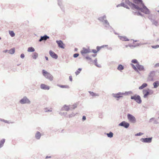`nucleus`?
Wrapping results in <instances>:
<instances>
[{
    "mask_svg": "<svg viewBox=\"0 0 159 159\" xmlns=\"http://www.w3.org/2000/svg\"><path fill=\"white\" fill-rule=\"evenodd\" d=\"M135 8H132L133 10H136L140 11L146 14H149L150 13L149 9L144 5L142 0H133Z\"/></svg>",
    "mask_w": 159,
    "mask_h": 159,
    "instance_id": "nucleus-1",
    "label": "nucleus"
},
{
    "mask_svg": "<svg viewBox=\"0 0 159 159\" xmlns=\"http://www.w3.org/2000/svg\"><path fill=\"white\" fill-rule=\"evenodd\" d=\"M98 19L101 22L103 23V24L105 26V29H111L112 31H114L113 29L110 26L109 23L108 21L107 20V17L106 15H104L103 16L99 17L98 18Z\"/></svg>",
    "mask_w": 159,
    "mask_h": 159,
    "instance_id": "nucleus-2",
    "label": "nucleus"
},
{
    "mask_svg": "<svg viewBox=\"0 0 159 159\" xmlns=\"http://www.w3.org/2000/svg\"><path fill=\"white\" fill-rule=\"evenodd\" d=\"M42 73L43 76L46 79L52 81L53 80V76L49 73L44 70H42Z\"/></svg>",
    "mask_w": 159,
    "mask_h": 159,
    "instance_id": "nucleus-3",
    "label": "nucleus"
},
{
    "mask_svg": "<svg viewBox=\"0 0 159 159\" xmlns=\"http://www.w3.org/2000/svg\"><path fill=\"white\" fill-rule=\"evenodd\" d=\"M156 77L155 71H151L148 74L147 78L148 81H153L155 80L154 79Z\"/></svg>",
    "mask_w": 159,
    "mask_h": 159,
    "instance_id": "nucleus-4",
    "label": "nucleus"
},
{
    "mask_svg": "<svg viewBox=\"0 0 159 159\" xmlns=\"http://www.w3.org/2000/svg\"><path fill=\"white\" fill-rule=\"evenodd\" d=\"M143 98H146L148 97V95L152 94L153 93V91L152 90L148 89H143Z\"/></svg>",
    "mask_w": 159,
    "mask_h": 159,
    "instance_id": "nucleus-5",
    "label": "nucleus"
},
{
    "mask_svg": "<svg viewBox=\"0 0 159 159\" xmlns=\"http://www.w3.org/2000/svg\"><path fill=\"white\" fill-rule=\"evenodd\" d=\"M19 102L22 104H30L31 101L26 96H24L22 99L19 101Z\"/></svg>",
    "mask_w": 159,
    "mask_h": 159,
    "instance_id": "nucleus-6",
    "label": "nucleus"
},
{
    "mask_svg": "<svg viewBox=\"0 0 159 159\" xmlns=\"http://www.w3.org/2000/svg\"><path fill=\"white\" fill-rule=\"evenodd\" d=\"M131 99L134 100L136 102L139 104H140L142 102L141 97L139 95L135 94L134 96H131Z\"/></svg>",
    "mask_w": 159,
    "mask_h": 159,
    "instance_id": "nucleus-7",
    "label": "nucleus"
},
{
    "mask_svg": "<svg viewBox=\"0 0 159 159\" xmlns=\"http://www.w3.org/2000/svg\"><path fill=\"white\" fill-rule=\"evenodd\" d=\"M127 118L129 121L132 123H135L136 122L135 117L132 115L128 114L127 115Z\"/></svg>",
    "mask_w": 159,
    "mask_h": 159,
    "instance_id": "nucleus-8",
    "label": "nucleus"
},
{
    "mask_svg": "<svg viewBox=\"0 0 159 159\" xmlns=\"http://www.w3.org/2000/svg\"><path fill=\"white\" fill-rule=\"evenodd\" d=\"M128 92H126L125 93L119 92L116 93H112V96L115 98H119L122 97L123 95H124L126 93L128 94Z\"/></svg>",
    "mask_w": 159,
    "mask_h": 159,
    "instance_id": "nucleus-9",
    "label": "nucleus"
},
{
    "mask_svg": "<svg viewBox=\"0 0 159 159\" xmlns=\"http://www.w3.org/2000/svg\"><path fill=\"white\" fill-rule=\"evenodd\" d=\"M118 125L119 126L123 127L127 129L129 127V123L124 121L119 124Z\"/></svg>",
    "mask_w": 159,
    "mask_h": 159,
    "instance_id": "nucleus-10",
    "label": "nucleus"
},
{
    "mask_svg": "<svg viewBox=\"0 0 159 159\" xmlns=\"http://www.w3.org/2000/svg\"><path fill=\"white\" fill-rule=\"evenodd\" d=\"M152 137L148 138H141L140 139V141L143 143H150L152 141Z\"/></svg>",
    "mask_w": 159,
    "mask_h": 159,
    "instance_id": "nucleus-11",
    "label": "nucleus"
},
{
    "mask_svg": "<svg viewBox=\"0 0 159 159\" xmlns=\"http://www.w3.org/2000/svg\"><path fill=\"white\" fill-rule=\"evenodd\" d=\"M91 51L89 48L87 49L84 47L83 48L82 50L80 52L83 55L84 54L89 53Z\"/></svg>",
    "mask_w": 159,
    "mask_h": 159,
    "instance_id": "nucleus-12",
    "label": "nucleus"
},
{
    "mask_svg": "<svg viewBox=\"0 0 159 159\" xmlns=\"http://www.w3.org/2000/svg\"><path fill=\"white\" fill-rule=\"evenodd\" d=\"M56 42L57 43L59 48L63 49L64 48V44L61 40H57Z\"/></svg>",
    "mask_w": 159,
    "mask_h": 159,
    "instance_id": "nucleus-13",
    "label": "nucleus"
},
{
    "mask_svg": "<svg viewBox=\"0 0 159 159\" xmlns=\"http://www.w3.org/2000/svg\"><path fill=\"white\" fill-rule=\"evenodd\" d=\"M125 2L126 4H128L132 9V8L136 7L134 3L130 2L129 0H125Z\"/></svg>",
    "mask_w": 159,
    "mask_h": 159,
    "instance_id": "nucleus-14",
    "label": "nucleus"
},
{
    "mask_svg": "<svg viewBox=\"0 0 159 159\" xmlns=\"http://www.w3.org/2000/svg\"><path fill=\"white\" fill-rule=\"evenodd\" d=\"M50 56L53 58L55 59H57L58 58L57 55L52 50H50L49 52Z\"/></svg>",
    "mask_w": 159,
    "mask_h": 159,
    "instance_id": "nucleus-15",
    "label": "nucleus"
},
{
    "mask_svg": "<svg viewBox=\"0 0 159 159\" xmlns=\"http://www.w3.org/2000/svg\"><path fill=\"white\" fill-rule=\"evenodd\" d=\"M49 38V37L47 35H44L43 36H41L39 39V42H41L43 40L46 41Z\"/></svg>",
    "mask_w": 159,
    "mask_h": 159,
    "instance_id": "nucleus-16",
    "label": "nucleus"
},
{
    "mask_svg": "<svg viewBox=\"0 0 159 159\" xmlns=\"http://www.w3.org/2000/svg\"><path fill=\"white\" fill-rule=\"evenodd\" d=\"M40 88L43 89L48 90H49L50 89L49 86L43 84H41L40 85Z\"/></svg>",
    "mask_w": 159,
    "mask_h": 159,
    "instance_id": "nucleus-17",
    "label": "nucleus"
},
{
    "mask_svg": "<svg viewBox=\"0 0 159 159\" xmlns=\"http://www.w3.org/2000/svg\"><path fill=\"white\" fill-rule=\"evenodd\" d=\"M136 66L138 70L140 71L143 70H144V67L143 65H140L139 63L136 65Z\"/></svg>",
    "mask_w": 159,
    "mask_h": 159,
    "instance_id": "nucleus-18",
    "label": "nucleus"
},
{
    "mask_svg": "<svg viewBox=\"0 0 159 159\" xmlns=\"http://www.w3.org/2000/svg\"><path fill=\"white\" fill-rule=\"evenodd\" d=\"M41 134L40 132L39 131H37L35 134V138L37 139H39L41 137Z\"/></svg>",
    "mask_w": 159,
    "mask_h": 159,
    "instance_id": "nucleus-19",
    "label": "nucleus"
},
{
    "mask_svg": "<svg viewBox=\"0 0 159 159\" xmlns=\"http://www.w3.org/2000/svg\"><path fill=\"white\" fill-rule=\"evenodd\" d=\"M119 38L122 41H129V39L127 38L126 36H118Z\"/></svg>",
    "mask_w": 159,
    "mask_h": 159,
    "instance_id": "nucleus-20",
    "label": "nucleus"
},
{
    "mask_svg": "<svg viewBox=\"0 0 159 159\" xmlns=\"http://www.w3.org/2000/svg\"><path fill=\"white\" fill-rule=\"evenodd\" d=\"M70 108L69 107L67 106L66 105H65L61 109V111H68L70 110Z\"/></svg>",
    "mask_w": 159,
    "mask_h": 159,
    "instance_id": "nucleus-21",
    "label": "nucleus"
},
{
    "mask_svg": "<svg viewBox=\"0 0 159 159\" xmlns=\"http://www.w3.org/2000/svg\"><path fill=\"white\" fill-rule=\"evenodd\" d=\"M38 56V54L36 52H34L33 53V55L32 56V57L34 60L36 59Z\"/></svg>",
    "mask_w": 159,
    "mask_h": 159,
    "instance_id": "nucleus-22",
    "label": "nucleus"
},
{
    "mask_svg": "<svg viewBox=\"0 0 159 159\" xmlns=\"http://www.w3.org/2000/svg\"><path fill=\"white\" fill-rule=\"evenodd\" d=\"M153 85L154 88H157L159 85V81H155L153 83Z\"/></svg>",
    "mask_w": 159,
    "mask_h": 159,
    "instance_id": "nucleus-23",
    "label": "nucleus"
},
{
    "mask_svg": "<svg viewBox=\"0 0 159 159\" xmlns=\"http://www.w3.org/2000/svg\"><path fill=\"white\" fill-rule=\"evenodd\" d=\"M124 67L121 64H119L117 68V69L118 70L121 71L124 69Z\"/></svg>",
    "mask_w": 159,
    "mask_h": 159,
    "instance_id": "nucleus-24",
    "label": "nucleus"
},
{
    "mask_svg": "<svg viewBox=\"0 0 159 159\" xmlns=\"http://www.w3.org/2000/svg\"><path fill=\"white\" fill-rule=\"evenodd\" d=\"M148 86V84L146 83H144L139 87V89H142L143 88L146 87Z\"/></svg>",
    "mask_w": 159,
    "mask_h": 159,
    "instance_id": "nucleus-25",
    "label": "nucleus"
},
{
    "mask_svg": "<svg viewBox=\"0 0 159 159\" xmlns=\"http://www.w3.org/2000/svg\"><path fill=\"white\" fill-rule=\"evenodd\" d=\"M89 93H90V94L93 97H94V96L98 97L99 96V95L98 94L95 93L93 92L89 91Z\"/></svg>",
    "mask_w": 159,
    "mask_h": 159,
    "instance_id": "nucleus-26",
    "label": "nucleus"
},
{
    "mask_svg": "<svg viewBox=\"0 0 159 159\" xmlns=\"http://www.w3.org/2000/svg\"><path fill=\"white\" fill-rule=\"evenodd\" d=\"M5 142V139H2L0 141V148L3 146V144Z\"/></svg>",
    "mask_w": 159,
    "mask_h": 159,
    "instance_id": "nucleus-27",
    "label": "nucleus"
},
{
    "mask_svg": "<svg viewBox=\"0 0 159 159\" xmlns=\"http://www.w3.org/2000/svg\"><path fill=\"white\" fill-rule=\"evenodd\" d=\"M57 86L61 88H69V87L68 85H60L58 84L57 85Z\"/></svg>",
    "mask_w": 159,
    "mask_h": 159,
    "instance_id": "nucleus-28",
    "label": "nucleus"
},
{
    "mask_svg": "<svg viewBox=\"0 0 159 159\" xmlns=\"http://www.w3.org/2000/svg\"><path fill=\"white\" fill-rule=\"evenodd\" d=\"M15 49L14 48L11 49L8 51V53L11 54H12L15 53Z\"/></svg>",
    "mask_w": 159,
    "mask_h": 159,
    "instance_id": "nucleus-29",
    "label": "nucleus"
},
{
    "mask_svg": "<svg viewBox=\"0 0 159 159\" xmlns=\"http://www.w3.org/2000/svg\"><path fill=\"white\" fill-rule=\"evenodd\" d=\"M35 51L34 49L32 47H30L28 48L27 51L29 52H33Z\"/></svg>",
    "mask_w": 159,
    "mask_h": 159,
    "instance_id": "nucleus-30",
    "label": "nucleus"
},
{
    "mask_svg": "<svg viewBox=\"0 0 159 159\" xmlns=\"http://www.w3.org/2000/svg\"><path fill=\"white\" fill-rule=\"evenodd\" d=\"M107 135L108 137L111 138L113 137V134L111 132H110L109 133H107Z\"/></svg>",
    "mask_w": 159,
    "mask_h": 159,
    "instance_id": "nucleus-31",
    "label": "nucleus"
},
{
    "mask_svg": "<svg viewBox=\"0 0 159 159\" xmlns=\"http://www.w3.org/2000/svg\"><path fill=\"white\" fill-rule=\"evenodd\" d=\"M0 120L1 121L5 123H8V124H10V123L12 124V123H14L13 122H9L8 121L5 120L4 119H0Z\"/></svg>",
    "mask_w": 159,
    "mask_h": 159,
    "instance_id": "nucleus-32",
    "label": "nucleus"
},
{
    "mask_svg": "<svg viewBox=\"0 0 159 159\" xmlns=\"http://www.w3.org/2000/svg\"><path fill=\"white\" fill-rule=\"evenodd\" d=\"M152 120H154V122L153 123L154 124H157L158 123V122L156 120H155V118H151L150 119L149 122H151Z\"/></svg>",
    "mask_w": 159,
    "mask_h": 159,
    "instance_id": "nucleus-33",
    "label": "nucleus"
},
{
    "mask_svg": "<svg viewBox=\"0 0 159 159\" xmlns=\"http://www.w3.org/2000/svg\"><path fill=\"white\" fill-rule=\"evenodd\" d=\"M94 65L97 67H101L100 66L98 65V64L97 62V58L95 59L94 61Z\"/></svg>",
    "mask_w": 159,
    "mask_h": 159,
    "instance_id": "nucleus-34",
    "label": "nucleus"
},
{
    "mask_svg": "<svg viewBox=\"0 0 159 159\" xmlns=\"http://www.w3.org/2000/svg\"><path fill=\"white\" fill-rule=\"evenodd\" d=\"M82 70V69L79 68L75 72V74L76 75H78L80 72V71Z\"/></svg>",
    "mask_w": 159,
    "mask_h": 159,
    "instance_id": "nucleus-35",
    "label": "nucleus"
},
{
    "mask_svg": "<svg viewBox=\"0 0 159 159\" xmlns=\"http://www.w3.org/2000/svg\"><path fill=\"white\" fill-rule=\"evenodd\" d=\"M152 23L153 25H155L156 26H157L158 25V22L157 21L154 20H152Z\"/></svg>",
    "mask_w": 159,
    "mask_h": 159,
    "instance_id": "nucleus-36",
    "label": "nucleus"
},
{
    "mask_svg": "<svg viewBox=\"0 0 159 159\" xmlns=\"http://www.w3.org/2000/svg\"><path fill=\"white\" fill-rule=\"evenodd\" d=\"M9 34L12 37H13L15 36V34L12 31H9Z\"/></svg>",
    "mask_w": 159,
    "mask_h": 159,
    "instance_id": "nucleus-37",
    "label": "nucleus"
},
{
    "mask_svg": "<svg viewBox=\"0 0 159 159\" xmlns=\"http://www.w3.org/2000/svg\"><path fill=\"white\" fill-rule=\"evenodd\" d=\"M131 62L133 63H134V64H138V63H139V62H138V61L136 59H133L132 61H131Z\"/></svg>",
    "mask_w": 159,
    "mask_h": 159,
    "instance_id": "nucleus-38",
    "label": "nucleus"
},
{
    "mask_svg": "<svg viewBox=\"0 0 159 159\" xmlns=\"http://www.w3.org/2000/svg\"><path fill=\"white\" fill-rule=\"evenodd\" d=\"M44 109L45 112H51L52 111V108H50V109L48 110L47 108H45Z\"/></svg>",
    "mask_w": 159,
    "mask_h": 159,
    "instance_id": "nucleus-39",
    "label": "nucleus"
},
{
    "mask_svg": "<svg viewBox=\"0 0 159 159\" xmlns=\"http://www.w3.org/2000/svg\"><path fill=\"white\" fill-rule=\"evenodd\" d=\"M58 5L61 8V9L63 11H64V10L62 8V6L61 2H60V1H59V2H58Z\"/></svg>",
    "mask_w": 159,
    "mask_h": 159,
    "instance_id": "nucleus-40",
    "label": "nucleus"
},
{
    "mask_svg": "<svg viewBox=\"0 0 159 159\" xmlns=\"http://www.w3.org/2000/svg\"><path fill=\"white\" fill-rule=\"evenodd\" d=\"M130 65L132 67L134 70H137V68L134 64L132 63H131Z\"/></svg>",
    "mask_w": 159,
    "mask_h": 159,
    "instance_id": "nucleus-41",
    "label": "nucleus"
},
{
    "mask_svg": "<svg viewBox=\"0 0 159 159\" xmlns=\"http://www.w3.org/2000/svg\"><path fill=\"white\" fill-rule=\"evenodd\" d=\"M136 14L138 16H143V15H142V14L140 12H134V14L135 15V14Z\"/></svg>",
    "mask_w": 159,
    "mask_h": 159,
    "instance_id": "nucleus-42",
    "label": "nucleus"
},
{
    "mask_svg": "<svg viewBox=\"0 0 159 159\" xmlns=\"http://www.w3.org/2000/svg\"><path fill=\"white\" fill-rule=\"evenodd\" d=\"M143 134L141 132H139L135 134V136H140L143 135Z\"/></svg>",
    "mask_w": 159,
    "mask_h": 159,
    "instance_id": "nucleus-43",
    "label": "nucleus"
},
{
    "mask_svg": "<svg viewBox=\"0 0 159 159\" xmlns=\"http://www.w3.org/2000/svg\"><path fill=\"white\" fill-rule=\"evenodd\" d=\"M152 47L154 49L157 48H159V45H154V46H152Z\"/></svg>",
    "mask_w": 159,
    "mask_h": 159,
    "instance_id": "nucleus-44",
    "label": "nucleus"
},
{
    "mask_svg": "<svg viewBox=\"0 0 159 159\" xmlns=\"http://www.w3.org/2000/svg\"><path fill=\"white\" fill-rule=\"evenodd\" d=\"M79 56V54L78 53H75L73 55V57L74 58H76Z\"/></svg>",
    "mask_w": 159,
    "mask_h": 159,
    "instance_id": "nucleus-45",
    "label": "nucleus"
},
{
    "mask_svg": "<svg viewBox=\"0 0 159 159\" xmlns=\"http://www.w3.org/2000/svg\"><path fill=\"white\" fill-rule=\"evenodd\" d=\"M72 108L73 109H74L75 108H76L77 107V104H73L72 105Z\"/></svg>",
    "mask_w": 159,
    "mask_h": 159,
    "instance_id": "nucleus-46",
    "label": "nucleus"
},
{
    "mask_svg": "<svg viewBox=\"0 0 159 159\" xmlns=\"http://www.w3.org/2000/svg\"><path fill=\"white\" fill-rule=\"evenodd\" d=\"M85 58L87 60H90L91 61H92V59L90 57H89L88 56L86 57Z\"/></svg>",
    "mask_w": 159,
    "mask_h": 159,
    "instance_id": "nucleus-47",
    "label": "nucleus"
},
{
    "mask_svg": "<svg viewBox=\"0 0 159 159\" xmlns=\"http://www.w3.org/2000/svg\"><path fill=\"white\" fill-rule=\"evenodd\" d=\"M128 46L130 48H131L132 47L134 48H135L136 47V45H132L131 44L129 45Z\"/></svg>",
    "mask_w": 159,
    "mask_h": 159,
    "instance_id": "nucleus-48",
    "label": "nucleus"
},
{
    "mask_svg": "<svg viewBox=\"0 0 159 159\" xmlns=\"http://www.w3.org/2000/svg\"><path fill=\"white\" fill-rule=\"evenodd\" d=\"M96 49H97V52L99 51L101 49L100 46H98L96 47Z\"/></svg>",
    "mask_w": 159,
    "mask_h": 159,
    "instance_id": "nucleus-49",
    "label": "nucleus"
},
{
    "mask_svg": "<svg viewBox=\"0 0 159 159\" xmlns=\"http://www.w3.org/2000/svg\"><path fill=\"white\" fill-rule=\"evenodd\" d=\"M92 52L94 53H96L98 52L97 51H96L95 49H92Z\"/></svg>",
    "mask_w": 159,
    "mask_h": 159,
    "instance_id": "nucleus-50",
    "label": "nucleus"
},
{
    "mask_svg": "<svg viewBox=\"0 0 159 159\" xmlns=\"http://www.w3.org/2000/svg\"><path fill=\"white\" fill-rule=\"evenodd\" d=\"M20 57L22 58H24L25 57V55L23 53H22L20 55Z\"/></svg>",
    "mask_w": 159,
    "mask_h": 159,
    "instance_id": "nucleus-51",
    "label": "nucleus"
},
{
    "mask_svg": "<svg viewBox=\"0 0 159 159\" xmlns=\"http://www.w3.org/2000/svg\"><path fill=\"white\" fill-rule=\"evenodd\" d=\"M120 5L122 7H124L125 5V3L124 2H123L120 4Z\"/></svg>",
    "mask_w": 159,
    "mask_h": 159,
    "instance_id": "nucleus-52",
    "label": "nucleus"
},
{
    "mask_svg": "<svg viewBox=\"0 0 159 159\" xmlns=\"http://www.w3.org/2000/svg\"><path fill=\"white\" fill-rule=\"evenodd\" d=\"M86 119V116H83L82 117V120L83 121H84V120H85Z\"/></svg>",
    "mask_w": 159,
    "mask_h": 159,
    "instance_id": "nucleus-53",
    "label": "nucleus"
},
{
    "mask_svg": "<svg viewBox=\"0 0 159 159\" xmlns=\"http://www.w3.org/2000/svg\"><path fill=\"white\" fill-rule=\"evenodd\" d=\"M108 46V45H103L101 46H100V48H103L104 47H107Z\"/></svg>",
    "mask_w": 159,
    "mask_h": 159,
    "instance_id": "nucleus-54",
    "label": "nucleus"
},
{
    "mask_svg": "<svg viewBox=\"0 0 159 159\" xmlns=\"http://www.w3.org/2000/svg\"><path fill=\"white\" fill-rule=\"evenodd\" d=\"M69 80L71 81H72V78L71 76H69Z\"/></svg>",
    "mask_w": 159,
    "mask_h": 159,
    "instance_id": "nucleus-55",
    "label": "nucleus"
},
{
    "mask_svg": "<svg viewBox=\"0 0 159 159\" xmlns=\"http://www.w3.org/2000/svg\"><path fill=\"white\" fill-rule=\"evenodd\" d=\"M155 67H158L159 66V63H157L155 65Z\"/></svg>",
    "mask_w": 159,
    "mask_h": 159,
    "instance_id": "nucleus-56",
    "label": "nucleus"
},
{
    "mask_svg": "<svg viewBox=\"0 0 159 159\" xmlns=\"http://www.w3.org/2000/svg\"><path fill=\"white\" fill-rule=\"evenodd\" d=\"M149 19H150V20L152 22L153 21H152V20H155V19H152V18H151V17H150H150H149Z\"/></svg>",
    "mask_w": 159,
    "mask_h": 159,
    "instance_id": "nucleus-57",
    "label": "nucleus"
},
{
    "mask_svg": "<svg viewBox=\"0 0 159 159\" xmlns=\"http://www.w3.org/2000/svg\"><path fill=\"white\" fill-rule=\"evenodd\" d=\"M124 7H125V8H127V9H129V7H128V6L127 5H125V6Z\"/></svg>",
    "mask_w": 159,
    "mask_h": 159,
    "instance_id": "nucleus-58",
    "label": "nucleus"
},
{
    "mask_svg": "<svg viewBox=\"0 0 159 159\" xmlns=\"http://www.w3.org/2000/svg\"><path fill=\"white\" fill-rule=\"evenodd\" d=\"M73 114H70L69 115V117L70 118H71V117L72 116H73Z\"/></svg>",
    "mask_w": 159,
    "mask_h": 159,
    "instance_id": "nucleus-59",
    "label": "nucleus"
},
{
    "mask_svg": "<svg viewBox=\"0 0 159 159\" xmlns=\"http://www.w3.org/2000/svg\"><path fill=\"white\" fill-rule=\"evenodd\" d=\"M135 71H136V72H138V73H139V72L138 70V69L137 68V70H134Z\"/></svg>",
    "mask_w": 159,
    "mask_h": 159,
    "instance_id": "nucleus-60",
    "label": "nucleus"
},
{
    "mask_svg": "<svg viewBox=\"0 0 159 159\" xmlns=\"http://www.w3.org/2000/svg\"><path fill=\"white\" fill-rule=\"evenodd\" d=\"M45 58L46 59V60L47 61H48V57L46 56H45Z\"/></svg>",
    "mask_w": 159,
    "mask_h": 159,
    "instance_id": "nucleus-61",
    "label": "nucleus"
},
{
    "mask_svg": "<svg viewBox=\"0 0 159 159\" xmlns=\"http://www.w3.org/2000/svg\"><path fill=\"white\" fill-rule=\"evenodd\" d=\"M8 51L7 50H4L3 52H7Z\"/></svg>",
    "mask_w": 159,
    "mask_h": 159,
    "instance_id": "nucleus-62",
    "label": "nucleus"
},
{
    "mask_svg": "<svg viewBox=\"0 0 159 159\" xmlns=\"http://www.w3.org/2000/svg\"><path fill=\"white\" fill-rule=\"evenodd\" d=\"M96 56V54H92V56L93 57H95Z\"/></svg>",
    "mask_w": 159,
    "mask_h": 159,
    "instance_id": "nucleus-63",
    "label": "nucleus"
},
{
    "mask_svg": "<svg viewBox=\"0 0 159 159\" xmlns=\"http://www.w3.org/2000/svg\"><path fill=\"white\" fill-rule=\"evenodd\" d=\"M140 45V44L139 43H138L137 44V45H136V46H139Z\"/></svg>",
    "mask_w": 159,
    "mask_h": 159,
    "instance_id": "nucleus-64",
    "label": "nucleus"
}]
</instances>
